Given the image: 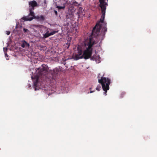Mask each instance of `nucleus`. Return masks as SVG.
Returning a JSON list of instances; mask_svg holds the SVG:
<instances>
[{
  "label": "nucleus",
  "mask_w": 157,
  "mask_h": 157,
  "mask_svg": "<svg viewBox=\"0 0 157 157\" xmlns=\"http://www.w3.org/2000/svg\"><path fill=\"white\" fill-rule=\"evenodd\" d=\"M108 0H99L101 16L100 21L97 23L93 28L92 31V35L95 36H98L100 32L99 36L101 37V40H103L105 37V34L107 31V23L104 21V20L105 17L106 6H108Z\"/></svg>",
  "instance_id": "nucleus-1"
},
{
  "label": "nucleus",
  "mask_w": 157,
  "mask_h": 157,
  "mask_svg": "<svg viewBox=\"0 0 157 157\" xmlns=\"http://www.w3.org/2000/svg\"><path fill=\"white\" fill-rule=\"evenodd\" d=\"M47 69V67L46 65H42L41 67H40L37 69L36 75L34 77H32V79L35 80L33 83L34 86L35 87L37 86V83L40 79H41L43 80L47 78L50 80L52 79H54L59 71V69L56 68L48 72Z\"/></svg>",
  "instance_id": "nucleus-2"
},
{
  "label": "nucleus",
  "mask_w": 157,
  "mask_h": 157,
  "mask_svg": "<svg viewBox=\"0 0 157 157\" xmlns=\"http://www.w3.org/2000/svg\"><path fill=\"white\" fill-rule=\"evenodd\" d=\"M95 43L94 41H93L90 39L89 42L85 43L86 49L85 50L82 55H79L78 54L75 55V60L84 58L86 59H88L91 56L92 51V47Z\"/></svg>",
  "instance_id": "nucleus-3"
},
{
  "label": "nucleus",
  "mask_w": 157,
  "mask_h": 157,
  "mask_svg": "<svg viewBox=\"0 0 157 157\" xmlns=\"http://www.w3.org/2000/svg\"><path fill=\"white\" fill-rule=\"evenodd\" d=\"M98 82L101 85L103 90L105 91L104 94L106 95L107 91L109 89V85L110 84V80L108 78L101 77V78L98 79Z\"/></svg>",
  "instance_id": "nucleus-4"
},
{
  "label": "nucleus",
  "mask_w": 157,
  "mask_h": 157,
  "mask_svg": "<svg viewBox=\"0 0 157 157\" xmlns=\"http://www.w3.org/2000/svg\"><path fill=\"white\" fill-rule=\"evenodd\" d=\"M34 10L29 9V14L28 16L23 17V19L25 21L32 20L35 16V14L33 11Z\"/></svg>",
  "instance_id": "nucleus-5"
},
{
  "label": "nucleus",
  "mask_w": 157,
  "mask_h": 157,
  "mask_svg": "<svg viewBox=\"0 0 157 157\" xmlns=\"http://www.w3.org/2000/svg\"><path fill=\"white\" fill-rule=\"evenodd\" d=\"M30 9L34 10L35 7L38 6V4L36 1L33 0L29 2Z\"/></svg>",
  "instance_id": "nucleus-6"
},
{
  "label": "nucleus",
  "mask_w": 157,
  "mask_h": 157,
  "mask_svg": "<svg viewBox=\"0 0 157 157\" xmlns=\"http://www.w3.org/2000/svg\"><path fill=\"white\" fill-rule=\"evenodd\" d=\"M91 58V60H97L98 59L100 58L99 56H98L97 55H94L92 56L91 57V56L90 57Z\"/></svg>",
  "instance_id": "nucleus-7"
},
{
  "label": "nucleus",
  "mask_w": 157,
  "mask_h": 157,
  "mask_svg": "<svg viewBox=\"0 0 157 157\" xmlns=\"http://www.w3.org/2000/svg\"><path fill=\"white\" fill-rule=\"evenodd\" d=\"M29 44L26 41H25L22 44L21 46L23 48H25L26 47H29Z\"/></svg>",
  "instance_id": "nucleus-8"
},
{
  "label": "nucleus",
  "mask_w": 157,
  "mask_h": 157,
  "mask_svg": "<svg viewBox=\"0 0 157 157\" xmlns=\"http://www.w3.org/2000/svg\"><path fill=\"white\" fill-rule=\"evenodd\" d=\"M43 37L46 38L48 37L51 36L50 33H49V31H48L45 34H43Z\"/></svg>",
  "instance_id": "nucleus-9"
},
{
  "label": "nucleus",
  "mask_w": 157,
  "mask_h": 157,
  "mask_svg": "<svg viewBox=\"0 0 157 157\" xmlns=\"http://www.w3.org/2000/svg\"><path fill=\"white\" fill-rule=\"evenodd\" d=\"M36 18L40 21H43L44 20V17L42 15L40 16H37Z\"/></svg>",
  "instance_id": "nucleus-10"
},
{
  "label": "nucleus",
  "mask_w": 157,
  "mask_h": 157,
  "mask_svg": "<svg viewBox=\"0 0 157 157\" xmlns=\"http://www.w3.org/2000/svg\"><path fill=\"white\" fill-rule=\"evenodd\" d=\"M23 31L24 33H27L28 34H29L30 33V31L25 28L23 29Z\"/></svg>",
  "instance_id": "nucleus-11"
},
{
  "label": "nucleus",
  "mask_w": 157,
  "mask_h": 157,
  "mask_svg": "<svg viewBox=\"0 0 157 157\" xmlns=\"http://www.w3.org/2000/svg\"><path fill=\"white\" fill-rule=\"evenodd\" d=\"M58 32V30L53 31H52V32H51V33H50L51 36V35H53L54 34H55L56 33H57Z\"/></svg>",
  "instance_id": "nucleus-12"
},
{
  "label": "nucleus",
  "mask_w": 157,
  "mask_h": 157,
  "mask_svg": "<svg viewBox=\"0 0 157 157\" xmlns=\"http://www.w3.org/2000/svg\"><path fill=\"white\" fill-rule=\"evenodd\" d=\"M56 7L59 10L64 9L65 8V6H57Z\"/></svg>",
  "instance_id": "nucleus-13"
},
{
  "label": "nucleus",
  "mask_w": 157,
  "mask_h": 157,
  "mask_svg": "<svg viewBox=\"0 0 157 157\" xmlns=\"http://www.w3.org/2000/svg\"><path fill=\"white\" fill-rule=\"evenodd\" d=\"M79 55H82V50L81 49H79L78 51V54Z\"/></svg>",
  "instance_id": "nucleus-14"
},
{
  "label": "nucleus",
  "mask_w": 157,
  "mask_h": 157,
  "mask_svg": "<svg viewBox=\"0 0 157 157\" xmlns=\"http://www.w3.org/2000/svg\"><path fill=\"white\" fill-rule=\"evenodd\" d=\"M101 88V87L100 86H98L96 88V90H98V91H99L100 89Z\"/></svg>",
  "instance_id": "nucleus-15"
},
{
  "label": "nucleus",
  "mask_w": 157,
  "mask_h": 157,
  "mask_svg": "<svg viewBox=\"0 0 157 157\" xmlns=\"http://www.w3.org/2000/svg\"><path fill=\"white\" fill-rule=\"evenodd\" d=\"M6 34L7 35H9L10 34V32L9 31H6Z\"/></svg>",
  "instance_id": "nucleus-16"
},
{
  "label": "nucleus",
  "mask_w": 157,
  "mask_h": 157,
  "mask_svg": "<svg viewBox=\"0 0 157 157\" xmlns=\"http://www.w3.org/2000/svg\"><path fill=\"white\" fill-rule=\"evenodd\" d=\"M7 49V48H3V50L4 51V52H6V51Z\"/></svg>",
  "instance_id": "nucleus-17"
},
{
  "label": "nucleus",
  "mask_w": 157,
  "mask_h": 157,
  "mask_svg": "<svg viewBox=\"0 0 157 157\" xmlns=\"http://www.w3.org/2000/svg\"><path fill=\"white\" fill-rule=\"evenodd\" d=\"M54 12L55 13L56 15H57V12L56 10H54Z\"/></svg>",
  "instance_id": "nucleus-18"
},
{
  "label": "nucleus",
  "mask_w": 157,
  "mask_h": 157,
  "mask_svg": "<svg viewBox=\"0 0 157 157\" xmlns=\"http://www.w3.org/2000/svg\"><path fill=\"white\" fill-rule=\"evenodd\" d=\"M5 56H7V53H5Z\"/></svg>",
  "instance_id": "nucleus-19"
},
{
  "label": "nucleus",
  "mask_w": 157,
  "mask_h": 157,
  "mask_svg": "<svg viewBox=\"0 0 157 157\" xmlns=\"http://www.w3.org/2000/svg\"><path fill=\"white\" fill-rule=\"evenodd\" d=\"M93 92V91H91L90 92V93H92Z\"/></svg>",
  "instance_id": "nucleus-20"
},
{
  "label": "nucleus",
  "mask_w": 157,
  "mask_h": 157,
  "mask_svg": "<svg viewBox=\"0 0 157 157\" xmlns=\"http://www.w3.org/2000/svg\"><path fill=\"white\" fill-rule=\"evenodd\" d=\"M66 63H64V65H65Z\"/></svg>",
  "instance_id": "nucleus-21"
},
{
  "label": "nucleus",
  "mask_w": 157,
  "mask_h": 157,
  "mask_svg": "<svg viewBox=\"0 0 157 157\" xmlns=\"http://www.w3.org/2000/svg\"><path fill=\"white\" fill-rule=\"evenodd\" d=\"M36 90V88L35 89V90Z\"/></svg>",
  "instance_id": "nucleus-22"
}]
</instances>
